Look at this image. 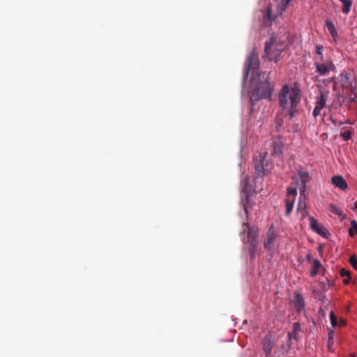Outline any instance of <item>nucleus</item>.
I'll list each match as a JSON object with an SVG mask.
<instances>
[{
  "instance_id": "4be33fe9",
  "label": "nucleus",
  "mask_w": 357,
  "mask_h": 357,
  "mask_svg": "<svg viewBox=\"0 0 357 357\" xmlns=\"http://www.w3.org/2000/svg\"><path fill=\"white\" fill-rule=\"evenodd\" d=\"M349 234L351 237H354L357 234V222L355 220L351 221V227L349 229Z\"/></svg>"
},
{
  "instance_id": "72a5a7b5",
  "label": "nucleus",
  "mask_w": 357,
  "mask_h": 357,
  "mask_svg": "<svg viewBox=\"0 0 357 357\" xmlns=\"http://www.w3.org/2000/svg\"><path fill=\"white\" fill-rule=\"evenodd\" d=\"M321 111V109L315 106L314 110H313V116L316 118L317 116H318L319 114H320V112Z\"/></svg>"
},
{
  "instance_id": "f3484780",
  "label": "nucleus",
  "mask_w": 357,
  "mask_h": 357,
  "mask_svg": "<svg viewBox=\"0 0 357 357\" xmlns=\"http://www.w3.org/2000/svg\"><path fill=\"white\" fill-rule=\"evenodd\" d=\"M272 21H273V18H272L271 10L268 7L267 8L266 13L264 15V18H263V21H262L263 25L265 26H269L271 25Z\"/></svg>"
},
{
  "instance_id": "aec40b11",
  "label": "nucleus",
  "mask_w": 357,
  "mask_h": 357,
  "mask_svg": "<svg viewBox=\"0 0 357 357\" xmlns=\"http://www.w3.org/2000/svg\"><path fill=\"white\" fill-rule=\"evenodd\" d=\"M326 26L332 37L333 38H336L337 36V31L333 22L327 20Z\"/></svg>"
},
{
  "instance_id": "6ab92c4d",
  "label": "nucleus",
  "mask_w": 357,
  "mask_h": 357,
  "mask_svg": "<svg viewBox=\"0 0 357 357\" xmlns=\"http://www.w3.org/2000/svg\"><path fill=\"white\" fill-rule=\"evenodd\" d=\"M353 128L346 130L345 128L341 129L340 135L345 141H348L351 139Z\"/></svg>"
},
{
  "instance_id": "a211bd4d",
  "label": "nucleus",
  "mask_w": 357,
  "mask_h": 357,
  "mask_svg": "<svg viewBox=\"0 0 357 357\" xmlns=\"http://www.w3.org/2000/svg\"><path fill=\"white\" fill-rule=\"evenodd\" d=\"M321 266V264L319 259H314L312 263V268L310 271L312 276H315L318 274L319 270Z\"/></svg>"
},
{
  "instance_id": "dca6fc26",
  "label": "nucleus",
  "mask_w": 357,
  "mask_h": 357,
  "mask_svg": "<svg viewBox=\"0 0 357 357\" xmlns=\"http://www.w3.org/2000/svg\"><path fill=\"white\" fill-rule=\"evenodd\" d=\"M327 99V93L323 92L320 93V95L317 98L316 105L321 109L326 106Z\"/></svg>"
},
{
  "instance_id": "37998d69",
  "label": "nucleus",
  "mask_w": 357,
  "mask_h": 357,
  "mask_svg": "<svg viewBox=\"0 0 357 357\" xmlns=\"http://www.w3.org/2000/svg\"><path fill=\"white\" fill-rule=\"evenodd\" d=\"M292 178H293V180H294V181H296V180H297V177H296V176H294V177H293Z\"/></svg>"
},
{
  "instance_id": "4c0bfd02",
  "label": "nucleus",
  "mask_w": 357,
  "mask_h": 357,
  "mask_svg": "<svg viewBox=\"0 0 357 357\" xmlns=\"http://www.w3.org/2000/svg\"><path fill=\"white\" fill-rule=\"evenodd\" d=\"M344 123L352 124L353 123H351L349 120H347L346 122H340V125H342V124H344Z\"/></svg>"
},
{
  "instance_id": "a878e982",
  "label": "nucleus",
  "mask_w": 357,
  "mask_h": 357,
  "mask_svg": "<svg viewBox=\"0 0 357 357\" xmlns=\"http://www.w3.org/2000/svg\"><path fill=\"white\" fill-rule=\"evenodd\" d=\"M330 319H331V325L333 327L336 326L337 324V317H336L335 313L333 312V311H331L330 312Z\"/></svg>"
},
{
  "instance_id": "c9c22d12",
  "label": "nucleus",
  "mask_w": 357,
  "mask_h": 357,
  "mask_svg": "<svg viewBox=\"0 0 357 357\" xmlns=\"http://www.w3.org/2000/svg\"><path fill=\"white\" fill-rule=\"evenodd\" d=\"M349 282H350V277H348V278L347 277V278L343 280V283L344 284H348L349 283Z\"/></svg>"
},
{
  "instance_id": "473e14b6",
  "label": "nucleus",
  "mask_w": 357,
  "mask_h": 357,
  "mask_svg": "<svg viewBox=\"0 0 357 357\" xmlns=\"http://www.w3.org/2000/svg\"><path fill=\"white\" fill-rule=\"evenodd\" d=\"M300 199H301V197H300ZM305 202H303L301 201V199H300L299 202H298V204L297 211H301V210L305 209Z\"/></svg>"
},
{
  "instance_id": "9d476101",
  "label": "nucleus",
  "mask_w": 357,
  "mask_h": 357,
  "mask_svg": "<svg viewBox=\"0 0 357 357\" xmlns=\"http://www.w3.org/2000/svg\"><path fill=\"white\" fill-rule=\"evenodd\" d=\"M317 72L320 75H326L330 71L331 67L333 66L332 61L324 63V61H316L314 62Z\"/></svg>"
},
{
  "instance_id": "2eb2a0df",
  "label": "nucleus",
  "mask_w": 357,
  "mask_h": 357,
  "mask_svg": "<svg viewBox=\"0 0 357 357\" xmlns=\"http://www.w3.org/2000/svg\"><path fill=\"white\" fill-rule=\"evenodd\" d=\"M262 344H263V349H264V352L266 353V356H268L271 352V350L273 347V342L271 340L270 338L265 337L262 340Z\"/></svg>"
},
{
  "instance_id": "f257e3e1",
  "label": "nucleus",
  "mask_w": 357,
  "mask_h": 357,
  "mask_svg": "<svg viewBox=\"0 0 357 357\" xmlns=\"http://www.w3.org/2000/svg\"><path fill=\"white\" fill-rule=\"evenodd\" d=\"M279 101L283 113L292 119L298 113L297 105L301 101L298 89L289 88L287 85L283 86L279 93Z\"/></svg>"
},
{
  "instance_id": "79ce46f5",
  "label": "nucleus",
  "mask_w": 357,
  "mask_h": 357,
  "mask_svg": "<svg viewBox=\"0 0 357 357\" xmlns=\"http://www.w3.org/2000/svg\"><path fill=\"white\" fill-rule=\"evenodd\" d=\"M307 259L308 260H310V259H311V255H310V254H308V255H307Z\"/></svg>"
},
{
  "instance_id": "7c9ffc66",
  "label": "nucleus",
  "mask_w": 357,
  "mask_h": 357,
  "mask_svg": "<svg viewBox=\"0 0 357 357\" xmlns=\"http://www.w3.org/2000/svg\"><path fill=\"white\" fill-rule=\"evenodd\" d=\"M293 329L294 334H298L301 331V324L298 322H295L293 325Z\"/></svg>"
},
{
  "instance_id": "a19ab883",
  "label": "nucleus",
  "mask_w": 357,
  "mask_h": 357,
  "mask_svg": "<svg viewBox=\"0 0 357 357\" xmlns=\"http://www.w3.org/2000/svg\"><path fill=\"white\" fill-rule=\"evenodd\" d=\"M354 209H357V200L354 202Z\"/></svg>"
},
{
  "instance_id": "6e6552de",
  "label": "nucleus",
  "mask_w": 357,
  "mask_h": 357,
  "mask_svg": "<svg viewBox=\"0 0 357 357\" xmlns=\"http://www.w3.org/2000/svg\"><path fill=\"white\" fill-rule=\"evenodd\" d=\"M266 146H271V155H279L282 153L283 142L279 138H274L269 142H266Z\"/></svg>"
},
{
  "instance_id": "f704fd0d",
  "label": "nucleus",
  "mask_w": 357,
  "mask_h": 357,
  "mask_svg": "<svg viewBox=\"0 0 357 357\" xmlns=\"http://www.w3.org/2000/svg\"><path fill=\"white\" fill-rule=\"evenodd\" d=\"M297 335L298 334H294V332L289 333L288 335L289 340H291L292 338L297 339Z\"/></svg>"
},
{
  "instance_id": "e433bc0d",
  "label": "nucleus",
  "mask_w": 357,
  "mask_h": 357,
  "mask_svg": "<svg viewBox=\"0 0 357 357\" xmlns=\"http://www.w3.org/2000/svg\"><path fill=\"white\" fill-rule=\"evenodd\" d=\"M323 303H326V305H328L329 303V301L326 298V296H323Z\"/></svg>"
},
{
  "instance_id": "0eeeda50",
  "label": "nucleus",
  "mask_w": 357,
  "mask_h": 357,
  "mask_svg": "<svg viewBox=\"0 0 357 357\" xmlns=\"http://www.w3.org/2000/svg\"><path fill=\"white\" fill-rule=\"evenodd\" d=\"M264 247L267 250H273L278 247L277 234L273 227L269 228L265 236Z\"/></svg>"
},
{
  "instance_id": "393cba45",
  "label": "nucleus",
  "mask_w": 357,
  "mask_h": 357,
  "mask_svg": "<svg viewBox=\"0 0 357 357\" xmlns=\"http://www.w3.org/2000/svg\"><path fill=\"white\" fill-rule=\"evenodd\" d=\"M248 181H248V179L247 178L244 181V186H243V195H246L247 192H252V190H251V188L249 186Z\"/></svg>"
},
{
  "instance_id": "1a4fd4ad",
  "label": "nucleus",
  "mask_w": 357,
  "mask_h": 357,
  "mask_svg": "<svg viewBox=\"0 0 357 357\" xmlns=\"http://www.w3.org/2000/svg\"><path fill=\"white\" fill-rule=\"evenodd\" d=\"M298 175L301 180V183H300V186H299L301 197H305V192L306 190V184L308 182H310V181L311 180V176L309 175V174L306 171H303L301 169H300L298 171Z\"/></svg>"
},
{
  "instance_id": "f03ea898",
  "label": "nucleus",
  "mask_w": 357,
  "mask_h": 357,
  "mask_svg": "<svg viewBox=\"0 0 357 357\" xmlns=\"http://www.w3.org/2000/svg\"><path fill=\"white\" fill-rule=\"evenodd\" d=\"M254 81L257 82L258 79ZM273 91V86L268 81V77L264 82L259 79V82H257L255 85L252 83L250 95L252 106H254L257 102L261 99H271Z\"/></svg>"
},
{
  "instance_id": "bb28decb",
  "label": "nucleus",
  "mask_w": 357,
  "mask_h": 357,
  "mask_svg": "<svg viewBox=\"0 0 357 357\" xmlns=\"http://www.w3.org/2000/svg\"><path fill=\"white\" fill-rule=\"evenodd\" d=\"M334 344V341H333V331H331L329 334H328V349H331L332 346Z\"/></svg>"
},
{
  "instance_id": "c85d7f7f",
  "label": "nucleus",
  "mask_w": 357,
  "mask_h": 357,
  "mask_svg": "<svg viewBox=\"0 0 357 357\" xmlns=\"http://www.w3.org/2000/svg\"><path fill=\"white\" fill-rule=\"evenodd\" d=\"M349 262L355 270H357V258L355 255L349 259Z\"/></svg>"
},
{
  "instance_id": "39448f33",
  "label": "nucleus",
  "mask_w": 357,
  "mask_h": 357,
  "mask_svg": "<svg viewBox=\"0 0 357 357\" xmlns=\"http://www.w3.org/2000/svg\"><path fill=\"white\" fill-rule=\"evenodd\" d=\"M282 49L278 47V40L276 37L271 38L265 43V54L269 61L278 62Z\"/></svg>"
},
{
  "instance_id": "ddd939ff",
  "label": "nucleus",
  "mask_w": 357,
  "mask_h": 357,
  "mask_svg": "<svg viewBox=\"0 0 357 357\" xmlns=\"http://www.w3.org/2000/svg\"><path fill=\"white\" fill-rule=\"evenodd\" d=\"M332 183L342 190H345L348 188V185L343 176L340 175L334 176L332 179Z\"/></svg>"
},
{
  "instance_id": "58836bf2",
  "label": "nucleus",
  "mask_w": 357,
  "mask_h": 357,
  "mask_svg": "<svg viewBox=\"0 0 357 357\" xmlns=\"http://www.w3.org/2000/svg\"><path fill=\"white\" fill-rule=\"evenodd\" d=\"M346 324V321L344 319H342L340 321V325L341 326H344Z\"/></svg>"
},
{
  "instance_id": "4468645a",
  "label": "nucleus",
  "mask_w": 357,
  "mask_h": 357,
  "mask_svg": "<svg viewBox=\"0 0 357 357\" xmlns=\"http://www.w3.org/2000/svg\"><path fill=\"white\" fill-rule=\"evenodd\" d=\"M294 303L297 312H301L304 309L305 302L303 297L299 293H295L294 296Z\"/></svg>"
},
{
  "instance_id": "c756f323",
  "label": "nucleus",
  "mask_w": 357,
  "mask_h": 357,
  "mask_svg": "<svg viewBox=\"0 0 357 357\" xmlns=\"http://www.w3.org/2000/svg\"><path fill=\"white\" fill-rule=\"evenodd\" d=\"M340 275L341 277H350L351 272L349 270H346L345 268H342L340 271Z\"/></svg>"
},
{
  "instance_id": "20e7f679",
  "label": "nucleus",
  "mask_w": 357,
  "mask_h": 357,
  "mask_svg": "<svg viewBox=\"0 0 357 357\" xmlns=\"http://www.w3.org/2000/svg\"><path fill=\"white\" fill-rule=\"evenodd\" d=\"M268 152L264 151L261 153L259 155L254 158V164L255 169V178L256 181L258 178H262L263 176L269 172L268 169V160L266 159Z\"/></svg>"
},
{
  "instance_id": "423d86ee",
  "label": "nucleus",
  "mask_w": 357,
  "mask_h": 357,
  "mask_svg": "<svg viewBox=\"0 0 357 357\" xmlns=\"http://www.w3.org/2000/svg\"><path fill=\"white\" fill-rule=\"evenodd\" d=\"M244 226L245 227L244 231H247V238L245 240V243L250 244V255L253 258L255 255V252L257 245L258 231L255 228L250 227L248 224H245Z\"/></svg>"
},
{
  "instance_id": "9b49d317",
  "label": "nucleus",
  "mask_w": 357,
  "mask_h": 357,
  "mask_svg": "<svg viewBox=\"0 0 357 357\" xmlns=\"http://www.w3.org/2000/svg\"><path fill=\"white\" fill-rule=\"evenodd\" d=\"M255 195L253 192H247L246 195H244L245 198L243 199L242 203L243 204V208L246 213V215H248L249 210L252 208L254 203V201L252 200V197H254Z\"/></svg>"
},
{
  "instance_id": "2f4dec72",
  "label": "nucleus",
  "mask_w": 357,
  "mask_h": 357,
  "mask_svg": "<svg viewBox=\"0 0 357 357\" xmlns=\"http://www.w3.org/2000/svg\"><path fill=\"white\" fill-rule=\"evenodd\" d=\"M331 211L335 214L341 215L340 208L334 205H331Z\"/></svg>"
},
{
  "instance_id": "f8f14e48",
  "label": "nucleus",
  "mask_w": 357,
  "mask_h": 357,
  "mask_svg": "<svg viewBox=\"0 0 357 357\" xmlns=\"http://www.w3.org/2000/svg\"><path fill=\"white\" fill-rule=\"evenodd\" d=\"M310 220V227L314 231L322 236H325L326 235V229L324 226L320 225L314 218L311 217Z\"/></svg>"
},
{
  "instance_id": "412c9836",
  "label": "nucleus",
  "mask_w": 357,
  "mask_h": 357,
  "mask_svg": "<svg viewBox=\"0 0 357 357\" xmlns=\"http://www.w3.org/2000/svg\"><path fill=\"white\" fill-rule=\"evenodd\" d=\"M341 80L343 84H351V74L349 72H342L340 74Z\"/></svg>"
},
{
  "instance_id": "c03bdc74",
  "label": "nucleus",
  "mask_w": 357,
  "mask_h": 357,
  "mask_svg": "<svg viewBox=\"0 0 357 357\" xmlns=\"http://www.w3.org/2000/svg\"><path fill=\"white\" fill-rule=\"evenodd\" d=\"M351 357H355V355H354V354H352L351 355Z\"/></svg>"
},
{
  "instance_id": "5701e85b",
  "label": "nucleus",
  "mask_w": 357,
  "mask_h": 357,
  "mask_svg": "<svg viewBox=\"0 0 357 357\" xmlns=\"http://www.w3.org/2000/svg\"><path fill=\"white\" fill-rule=\"evenodd\" d=\"M294 199L291 200L289 198L286 199V215H289L294 208Z\"/></svg>"
},
{
  "instance_id": "7ed1b4c3",
  "label": "nucleus",
  "mask_w": 357,
  "mask_h": 357,
  "mask_svg": "<svg viewBox=\"0 0 357 357\" xmlns=\"http://www.w3.org/2000/svg\"><path fill=\"white\" fill-rule=\"evenodd\" d=\"M259 69V59L257 53L253 51L248 55L245 64V71L243 75L244 81H247L250 71L252 72L254 80L259 79L261 75Z\"/></svg>"
},
{
  "instance_id": "cd10ccee",
  "label": "nucleus",
  "mask_w": 357,
  "mask_h": 357,
  "mask_svg": "<svg viewBox=\"0 0 357 357\" xmlns=\"http://www.w3.org/2000/svg\"><path fill=\"white\" fill-rule=\"evenodd\" d=\"M297 195V190L296 188H289L287 190V196H288V198H289L290 196H292L293 197V199L294 200L295 199V197Z\"/></svg>"
},
{
  "instance_id": "ea45409f",
  "label": "nucleus",
  "mask_w": 357,
  "mask_h": 357,
  "mask_svg": "<svg viewBox=\"0 0 357 357\" xmlns=\"http://www.w3.org/2000/svg\"><path fill=\"white\" fill-rule=\"evenodd\" d=\"M291 1L292 0H285V6H287V5H289Z\"/></svg>"
},
{
  "instance_id": "b1692460",
  "label": "nucleus",
  "mask_w": 357,
  "mask_h": 357,
  "mask_svg": "<svg viewBox=\"0 0 357 357\" xmlns=\"http://www.w3.org/2000/svg\"><path fill=\"white\" fill-rule=\"evenodd\" d=\"M324 48L321 45H318L316 47V54L318 55V58L316 61H324V54H323Z\"/></svg>"
}]
</instances>
